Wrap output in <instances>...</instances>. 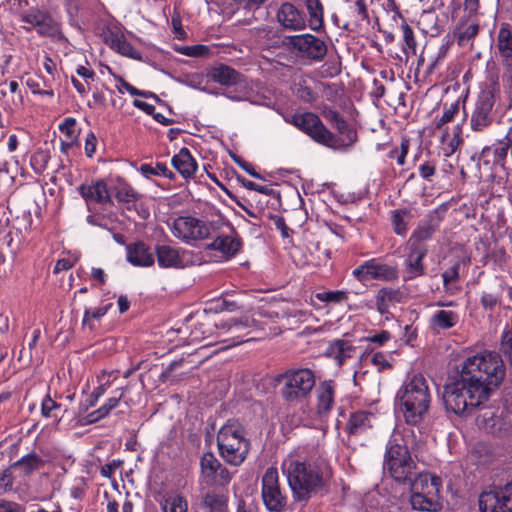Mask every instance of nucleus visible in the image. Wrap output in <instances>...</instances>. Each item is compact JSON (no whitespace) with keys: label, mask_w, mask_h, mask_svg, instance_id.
Masks as SVG:
<instances>
[{"label":"nucleus","mask_w":512,"mask_h":512,"mask_svg":"<svg viewBox=\"0 0 512 512\" xmlns=\"http://www.w3.org/2000/svg\"><path fill=\"white\" fill-rule=\"evenodd\" d=\"M428 253V247H417L406 243L403 261V279L414 280L426 274L424 258Z\"/></svg>","instance_id":"nucleus-16"},{"label":"nucleus","mask_w":512,"mask_h":512,"mask_svg":"<svg viewBox=\"0 0 512 512\" xmlns=\"http://www.w3.org/2000/svg\"><path fill=\"white\" fill-rule=\"evenodd\" d=\"M207 76L213 82L223 86H234L242 82L243 76L234 68L219 64L208 70Z\"/></svg>","instance_id":"nucleus-29"},{"label":"nucleus","mask_w":512,"mask_h":512,"mask_svg":"<svg viewBox=\"0 0 512 512\" xmlns=\"http://www.w3.org/2000/svg\"><path fill=\"white\" fill-rule=\"evenodd\" d=\"M354 346L350 341L344 339H336L329 343L326 354L335 359L338 365H342L348 358L352 356Z\"/></svg>","instance_id":"nucleus-36"},{"label":"nucleus","mask_w":512,"mask_h":512,"mask_svg":"<svg viewBox=\"0 0 512 512\" xmlns=\"http://www.w3.org/2000/svg\"><path fill=\"white\" fill-rule=\"evenodd\" d=\"M512 146V138L506 135L493 143L491 146H486L482 149L481 155L487 162H492L493 165L504 167L505 160L509 149Z\"/></svg>","instance_id":"nucleus-27"},{"label":"nucleus","mask_w":512,"mask_h":512,"mask_svg":"<svg viewBox=\"0 0 512 512\" xmlns=\"http://www.w3.org/2000/svg\"><path fill=\"white\" fill-rule=\"evenodd\" d=\"M292 46L310 60L320 61L327 53V45L312 34L296 35L291 38Z\"/></svg>","instance_id":"nucleus-17"},{"label":"nucleus","mask_w":512,"mask_h":512,"mask_svg":"<svg viewBox=\"0 0 512 512\" xmlns=\"http://www.w3.org/2000/svg\"><path fill=\"white\" fill-rule=\"evenodd\" d=\"M232 475L229 472V470L223 466L222 464L217 469V472L215 473V476H212L208 482L217 483L219 485H226L231 481Z\"/></svg>","instance_id":"nucleus-59"},{"label":"nucleus","mask_w":512,"mask_h":512,"mask_svg":"<svg viewBox=\"0 0 512 512\" xmlns=\"http://www.w3.org/2000/svg\"><path fill=\"white\" fill-rule=\"evenodd\" d=\"M115 79L119 83L117 86V89L120 93H124V91H127L132 96H137L139 89L128 83L126 80H124L121 76H115Z\"/></svg>","instance_id":"nucleus-62"},{"label":"nucleus","mask_w":512,"mask_h":512,"mask_svg":"<svg viewBox=\"0 0 512 512\" xmlns=\"http://www.w3.org/2000/svg\"><path fill=\"white\" fill-rule=\"evenodd\" d=\"M410 141L408 138H402L400 149L395 148L392 149L388 156L390 158H396L397 164L403 166L405 164V159L409 151Z\"/></svg>","instance_id":"nucleus-57"},{"label":"nucleus","mask_w":512,"mask_h":512,"mask_svg":"<svg viewBox=\"0 0 512 512\" xmlns=\"http://www.w3.org/2000/svg\"><path fill=\"white\" fill-rule=\"evenodd\" d=\"M77 121L73 117H67L59 125L60 132L67 139V145L78 144L79 131L76 128Z\"/></svg>","instance_id":"nucleus-44"},{"label":"nucleus","mask_w":512,"mask_h":512,"mask_svg":"<svg viewBox=\"0 0 512 512\" xmlns=\"http://www.w3.org/2000/svg\"><path fill=\"white\" fill-rule=\"evenodd\" d=\"M383 467L398 483L406 484L413 480L416 464L404 438H399L396 434L390 438L386 445Z\"/></svg>","instance_id":"nucleus-6"},{"label":"nucleus","mask_w":512,"mask_h":512,"mask_svg":"<svg viewBox=\"0 0 512 512\" xmlns=\"http://www.w3.org/2000/svg\"><path fill=\"white\" fill-rule=\"evenodd\" d=\"M460 322V313L456 310L440 309L436 310L429 321L433 330H449L454 328Z\"/></svg>","instance_id":"nucleus-33"},{"label":"nucleus","mask_w":512,"mask_h":512,"mask_svg":"<svg viewBox=\"0 0 512 512\" xmlns=\"http://www.w3.org/2000/svg\"><path fill=\"white\" fill-rule=\"evenodd\" d=\"M60 404H58L56 401H54L50 395H46L45 398L42 400L41 403V414L43 417L50 418V417H57L56 411L60 409Z\"/></svg>","instance_id":"nucleus-58"},{"label":"nucleus","mask_w":512,"mask_h":512,"mask_svg":"<svg viewBox=\"0 0 512 512\" xmlns=\"http://www.w3.org/2000/svg\"><path fill=\"white\" fill-rule=\"evenodd\" d=\"M315 298L327 304H340L348 300V294L345 291H322L315 294Z\"/></svg>","instance_id":"nucleus-49"},{"label":"nucleus","mask_w":512,"mask_h":512,"mask_svg":"<svg viewBox=\"0 0 512 512\" xmlns=\"http://www.w3.org/2000/svg\"><path fill=\"white\" fill-rule=\"evenodd\" d=\"M0 512H24L23 508L12 501H1Z\"/></svg>","instance_id":"nucleus-64"},{"label":"nucleus","mask_w":512,"mask_h":512,"mask_svg":"<svg viewBox=\"0 0 512 512\" xmlns=\"http://www.w3.org/2000/svg\"><path fill=\"white\" fill-rule=\"evenodd\" d=\"M210 227L214 229L215 224L211 223L208 226L197 218L181 216L173 221L171 229L176 238L190 242L208 238L211 235Z\"/></svg>","instance_id":"nucleus-13"},{"label":"nucleus","mask_w":512,"mask_h":512,"mask_svg":"<svg viewBox=\"0 0 512 512\" xmlns=\"http://www.w3.org/2000/svg\"><path fill=\"white\" fill-rule=\"evenodd\" d=\"M217 445L221 458L233 466H239L245 461L251 447L244 426L237 420H228L220 428Z\"/></svg>","instance_id":"nucleus-4"},{"label":"nucleus","mask_w":512,"mask_h":512,"mask_svg":"<svg viewBox=\"0 0 512 512\" xmlns=\"http://www.w3.org/2000/svg\"><path fill=\"white\" fill-rule=\"evenodd\" d=\"M97 138L93 132H89L85 139V154L91 158L96 152Z\"/></svg>","instance_id":"nucleus-61"},{"label":"nucleus","mask_w":512,"mask_h":512,"mask_svg":"<svg viewBox=\"0 0 512 512\" xmlns=\"http://www.w3.org/2000/svg\"><path fill=\"white\" fill-rule=\"evenodd\" d=\"M127 261L133 266L150 267L154 264V254L142 241L127 245Z\"/></svg>","instance_id":"nucleus-28"},{"label":"nucleus","mask_w":512,"mask_h":512,"mask_svg":"<svg viewBox=\"0 0 512 512\" xmlns=\"http://www.w3.org/2000/svg\"><path fill=\"white\" fill-rule=\"evenodd\" d=\"M204 506L207 512H228L227 499L214 492L205 495Z\"/></svg>","instance_id":"nucleus-43"},{"label":"nucleus","mask_w":512,"mask_h":512,"mask_svg":"<svg viewBox=\"0 0 512 512\" xmlns=\"http://www.w3.org/2000/svg\"><path fill=\"white\" fill-rule=\"evenodd\" d=\"M115 198L119 202L131 203L138 199V194L130 185L122 183L115 189Z\"/></svg>","instance_id":"nucleus-54"},{"label":"nucleus","mask_w":512,"mask_h":512,"mask_svg":"<svg viewBox=\"0 0 512 512\" xmlns=\"http://www.w3.org/2000/svg\"><path fill=\"white\" fill-rule=\"evenodd\" d=\"M171 163L184 179L194 177L198 169L195 158L186 147L181 148L179 152L172 157Z\"/></svg>","instance_id":"nucleus-31"},{"label":"nucleus","mask_w":512,"mask_h":512,"mask_svg":"<svg viewBox=\"0 0 512 512\" xmlns=\"http://www.w3.org/2000/svg\"><path fill=\"white\" fill-rule=\"evenodd\" d=\"M447 211L448 204L446 203L439 205L431 211L426 216V219L423 220L416 229H414L407 243L417 247H427L425 241L432 238L441 221L444 219Z\"/></svg>","instance_id":"nucleus-14"},{"label":"nucleus","mask_w":512,"mask_h":512,"mask_svg":"<svg viewBox=\"0 0 512 512\" xmlns=\"http://www.w3.org/2000/svg\"><path fill=\"white\" fill-rule=\"evenodd\" d=\"M479 509L480 512H512V481L501 491L483 492Z\"/></svg>","instance_id":"nucleus-15"},{"label":"nucleus","mask_w":512,"mask_h":512,"mask_svg":"<svg viewBox=\"0 0 512 512\" xmlns=\"http://www.w3.org/2000/svg\"><path fill=\"white\" fill-rule=\"evenodd\" d=\"M220 465L221 463L212 453H205L200 460L202 476L208 481L212 476H215Z\"/></svg>","instance_id":"nucleus-45"},{"label":"nucleus","mask_w":512,"mask_h":512,"mask_svg":"<svg viewBox=\"0 0 512 512\" xmlns=\"http://www.w3.org/2000/svg\"><path fill=\"white\" fill-rule=\"evenodd\" d=\"M159 504L163 512H188L186 498L176 492L163 495Z\"/></svg>","instance_id":"nucleus-38"},{"label":"nucleus","mask_w":512,"mask_h":512,"mask_svg":"<svg viewBox=\"0 0 512 512\" xmlns=\"http://www.w3.org/2000/svg\"><path fill=\"white\" fill-rule=\"evenodd\" d=\"M111 49L117 53L129 57L134 60H141V52L136 50L131 43H129L123 34L112 32L107 39Z\"/></svg>","instance_id":"nucleus-35"},{"label":"nucleus","mask_w":512,"mask_h":512,"mask_svg":"<svg viewBox=\"0 0 512 512\" xmlns=\"http://www.w3.org/2000/svg\"><path fill=\"white\" fill-rule=\"evenodd\" d=\"M352 276L361 283L373 280L394 282L399 278V271L397 266L390 265L381 258H371L354 268Z\"/></svg>","instance_id":"nucleus-11"},{"label":"nucleus","mask_w":512,"mask_h":512,"mask_svg":"<svg viewBox=\"0 0 512 512\" xmlns=\"http://www.w3.org/2000/svg\"><path fill=\"white\" fill-rule=\"evenodd\" d=\"M503 66L502 83L505 90L509 93L512 92V57L500 58Z\"/></svg>","instance_id":"nucleus-55"},{"label":"nucleus","mask_w":512,"mask_h":512,"mask_svg":"<svg viewBox=\"0 0 512 512\" xmlns=\"http://www.w3.org/2000/svg\"><path fill=\"white\" fill-rule=\"evenodd\" d=\"M322 115L328 122L334 125L339 134L343 136L339 138L345 142L344 147H348L356 141V131L350 128L346 120L336 110L330 107H324Z\"/></svg>","instance_id":"nucleus-25"},{"label":"nucleus","mask_w":512,"mask_h":512,"mask_svg":"<svg viewBox=\"0 0 512 512\" xmlns=\"http://www.w3.org/2000/svg\"><path fill=\"white\" fill-rule=\"evenodd\" d=\"M277 20L280 25L292 31H299L306 27V15L291 3H283L277 11Z\"/></svg>","instance_id":"nucleus-21"},{"label":"nucleus","mask_w":512,"mask_h":512,"mask_svg":"<svg viewBox=\"0 0 512 512\" xmlns=\"http://www.w3.org/2000/svg\"><path fill=\"white\" fill-rule=\"evenodd\" d=\"M376 421L375 413L368 410H356L350 413L345 429L350 435H361L371 429Z\"/></svg>","instance_id":"nucleus-23"},{"label":"nucleus","mask_w":512,"mask_h":512,"mask_svg":"<svg viewBox=\"0 0 512 512\" xmlns=\"http://www.w3.org/2000/svg\"><path fill=\"white\" fill-rule=\"evenodd\" d=\"M295 501L307 502L328 492L332 470L319 449L307 456L289 455L282 463Z\"/></svg>","instance_id":"nucleus-2"},{"label":"nucleus","mask_w":512,"mask_h":512,"mask_svg":"<svg viewBox=\"0 0 512 512\" xmlns=\"http://www.w3.org/2000/svg\"><path fill=\"white\" fill-rule=\"evenodd\" d=\"M401 294L399 290L392 288H381L376 295V308L381 315L389 312L390 305L393 302L400 301Z\"/></svg>","instance_id":"nucleus-39"},{"label":"nucleus","mask_w":512,"mask_h":512,"mask_svg":"<svg viewBox=\"0 0 512 512\" xmlns=\"http://www.w3.org/2000/svg\"><path fill=\"white\" fill-rule=\"evenodd\" d=\"M460 103L459 101L452 102L450 105L444 104V111L440 118L435 121V128L441 129L447 123L453 121L455 116L459 113Z\"/></svg>","instance_id":"nucleus-50"},{"label":"nucleus","mask_w":512,"mask_h":512,"mask_svg":"<svg viewBox=\"0 0 512 512\" xmlns=\"http://www.w3.org/2000/svg\"><path fill=\"white\" fill-rule=\"evenodd\" d=\"M293 92L300 100L307 103H311L316 99V93L310 87L309 81L303 77L294 83Z\"/></svg>","instance_id":"nucleus-46"},{"label":"nucleus","mask_w":512,"mask_h":512,"mask_svg":"<svg viewBox=\"0 0 512 512\" xmlns=\"http://www.w3.org/2000/svg\"><path fill=\"white\" fill-rule=\"evenodd\" d=\"M401 31L403 34V41H404L403 52L407 56L409 54L416 55L417 41L415 39L414 32H413L412 28L407 24V22L405 20H403V22L401 24Z\"/></svg>","instance_id":"nucleus-47"},{"label":"nucleus","mask_w":512,"mask_h":512,"mask_svg":"<svg viewBox=\"0 0 512 512\" xmlns=\"http://www.w3.org/2000/svg\"><path fill=\"white\" fill-rule=\"evenodd\" d=\"M465 265V260L459 259L442 273L443 288L446 294L454 296L462 290L459 280L461 269Z\"/></svg>","instance_id":"nucleus-32"},{"label":"nucleus","mask_w":512,"mask_h":512,"mask_svg":"<svg viewBox=\"0 0 512 512\" xmlns=\"http://www.w3.org/2000/svg\"><path fill=\"white\" fill-rule=\"evenodd\" d=\"M139 171L145 177L156 175L163 176L168 179H174V173L168 169L164 163H157L156 166H152L151 164H142Z\"/></svg>","instance_id":"nucleus-48"},{"label":"nucleus","mask_w":512,"mask_h":512,"mask_svg":"<svg viewBox=\"0 0 512 512\" xmlns=\"http://www.w3.org/2000/svg\"><path fill=\"white\" fill-rule=\"evenodd\" d=\"M185 251H180L170 245L162 244L155 247L158 265L161 268H183L185 266Z\"/></svg>","instance_id":"nucleus-24"},{"label":"nucleus","mask_w":512,"mask_h":512,"mask_svg":"<svg viewBox=\"0 0 512 512\" xmlns=\"http://www.w3.org/2000/svg\"><path fill=\"white\" fill-rule=\"evenodd\" d=\"M410 504L421 512H439L443 508L442 480L430 473H419L411 482Z\"/></svg>","instance_id":"nucleus-5"},{"label":"nucleus","mask_w":512,"mask_h":512,"mask_svg":"<svg viewBox=\"0 0 512 512\" xmlns=\"http://www.w3.org/2000/svg\"><path fill=\"white\" fill-rule=\"evenodd\" d=\"M111 305L101 306L95 309H85L82 320V325L88 327L90 330L94 329V320H100L109 310Z\"/></svg>","instance_id":"nucleus-51"},{"label":"nucleus","mask_w":512,"mask_h":512,"mask_svg":"<svg viewBox=\"0 0 512 512\" xmlns=\"http://www.w3.org/2000/svg\"><path fill=\"white\" fill-rule=\"evenodd\" d=\"M500 296L496 293H483L480 299L481 306L485 310H493L500 303Z\"/></svg>","instance_id":"nucleus-60"},{"label":"nucleus","mask_w":512,"mask_h":512,"mask_svg":"<svg viewBox=\"0 0 512 512\" xmlns=\"http://www.w3.org/2000/svg\"><path fill=\"white\" fill-rule=\"evenodd\" d=\"M335 397V385L333 381H324L316 389V412L320 417H326L333 405Z\"/></svg>","instance_id":"nucleus-30"},{"label":"nucleus","mask_w":512,"mask_h":512,"mask_svg":"<svg viewBox=\"0 0 512 512\" xmlns=\"http://www.w3.org/2000/svg\"><path fill=\"white\" fill-rule=\"evenodd\" d=\"M407 213L405 211H395L392 216V225L397 235L404 236L408 231L407 221L405 217Z\"/></svg>","instance_id":"nucleus-56"},{"label":"nucleus","mask_w":512,"mask_h":512,"mask_svg":"<svg viewBox=\"0 0 512 512\" xmlns=\"http://www.w3.org/2000/svg\"><path fill=\"white\" fill-rule=\"evenodd\" d=\"M120 402V398L111 397L107 399V401L100 406L98 409L88 413L81 419L82 425H88L96 423L104 418H106L110 412L118 406Z\"/></svg>","instance_id":"nucleus-40"},{"label":"nucleus","mask_w":512,"mask_h":512,"mask_svg":"<svg viewBox=\"0 0 512 512\" xmlns=\"http://www.w3.org/2000/svg\"><path fill=\"white\" fill-rule=\"evenodd\" d=\"M27 87L33 94H39L43 96H54V91L48 81L42 76L34 75L26 80Z\"/></svg>","instance_id":"nucleus-42"},{"label":"nucleus","mask_w":512,"mask_h":512,"mask_svg":"<svg viewBox=\"0 0 512 512\" xmlns=\"http://www.w3.org/2000/svg\"><path fill=\"white\" fill-rule=\"evenodd\" d=\"M221 223L224 225L232 234L218 235L214 240L208 244L207 248L211 250L219 251L226 258L233 257L241 248V240L234 231L233 227L229 222L219 220L215 224Z\"/></svg>","instance_id":"nucleus-19"},{"label":"nucleus","mask_w":512,"mask_h":512,"mask_svg":"<svg viewBox=\"0 0 512 512\" xmlns=\"http://www.w3.org/2000/svg\"><path fill=\"white\" fill-rule=\"evenodd\" d=\"M477 425L498 437L512 436V413L505 409L484 407L476 419Z\"/></svg>","instance_id":"nucleus-12"},{"label":"nucleus","mask_w":512,"mask_h":512,"mask_svg":"<svg viewBox=\"0 0 512 512\" xmlns=\"http://www.w3.org/2000/svg\"><path fill=\"white\" fill-rule=\"evenodd\" d=\"M23 22L28 23L41 36H56L60 32L58 23L51 16L36 11H30L23 17Z\"/></svg>","instance_id":"nucleus-22"},{"label":"nucleus","mask_w":512,"mask_h":512,"mask_svg":"<svg viewBox=\"0 0 512 512\" xmlns=\"http://www.w3.org/2000/svg\"><path fill=\"white\" fill-rule=\"evenodd\" d=\"M219 336H227L223 341L226 347H234L245 342L269 336L263 327V323L251 316L230 318L216 324Z\"/></svg>","instance_id":"nucleus-7"},{"label":"nucleus","mask_w":512,"mask_h":512,"mask_svg":"<svg viewBox=\"0 0 512 512\" xmlns=\"http://www.w3.org/2000/svg\"><path fill=\"white\" fill-rule=\"evenodd\" d=\"M399 411L408 425L420 424L429 412L431 393L422 375H413L396 394Z\"/></svg>","instance_id":"nucleus-3"},{"label":"nucleus","mask_w":512,"mask_h":512,"mask_svg":"<svg viewBox=\"0 0 512 512\" xmlns=\"http://www.w3.org/2000/svg\"><path fill=\"white\" fill-rule=\"evenodd\" d=\"M417 169L422 179L431 182L436 174L437 161L428 157L419 163Z\"/></svg>","instance_id":"nucleus-53"},{"label":"nucleus","mask_w":512,"mask_h":512,"mask_svg":"<svg viewBox=\"0 0 512 512\" xmlns=\"http://www.w3.org/2000/svg\"><path fill=\"white\" fill-rule=\"evenodd\" d=\"M496 53L500 58L512 57V26L501 23L495 40Z\"/></svg>","instance_id":"nucleus-34"},{"label":"nucleus","mask_w":512,"mask_h":512,"mask_svg":"<svg viewBox=\"0 0 512 512\" xmlns=\"http://www.w3.org/2000/svg\"><path fill=\"white\" fill-rule=\"evenodd\" d=\"M390 339H391V334L388 331L383 330V331H381L378 334H374V335L368 336L366 338V341L367 342H371V343H375V344H377L379 346H382L386 342H388Z\"/></svg>","instance_id":"nucleus-63"},{"label":"nucleus","mask_w":512,"mask_h":512,"mask_svg":"<svg viewBox=\"0 0 512 512\" xmlns=\"http://www.w3.org/2000/svg\"><path fill=\"white\" fill-rule=\"evenodd\" d=\"M479 24L474 20H462L454 31L458 45L464 46L473 40L479 32Z\"/></svg>","instance_id":"nucleus-37"},{"label":"nucleus","mask_w":512,"mask_h":512,"mask_svg":"<svg viewBox=\"0 0 512 512\" xmlns=\"http://www.w3.org/2000/svg\"><path fill=\"white\" fill-rule=\"evenodd\" d=\"M78 193L87 205L97 203L101 205L111 204L112 197L104 179L85 182L77 188Z\"/></svg>","instance_id":"nucleus-18"},{"label":"nucleus","mask_w":512,"mask_h":512,"mask_svg":"<svg viewBox=\"0 0 512 512\" xmlns=\"http://www.w3.org/2000/svg\"><path fill=\"white\" fill-rule=\"evenodd\" d=\"M500 94L499 70L494 62L487 63L485 80L481 84V91L478 98L495 102Z\"/></svg>","instance_id":"nucleus-26"},{"label":"nucleus","mask_w":512,"mask_h":512,"mask_svg":"<svg viewBox=\"0 0 512 512\" xmlns=\"http://www.w3.org/2000/svg\"><path fill=\"white\" fill-rule=\"evenodd\" d=\"M50 154L47 150L39 149L35 151L30 159V164L35 173L41 174L47 167Z\"/></svg>","instance_id":"nucleus-52"},{"label":"nucleus","mask_w":512,"mask_h":512,"mask_svg":"<svg viewBox=\"0 0 512 512\" xmlns=\"http://www.w3.org/2000/svg\"><path fill=\"white\" fill-rule=\"evenodd\" d=\"M261 498L269 512H284L288 505V496L281 487L278 471L269 467L261 479Z\"/></svg>","instance_id":"nucleus-10"},{"label":"nucleus","mask_w":512,"mask_h":512,"mask_svg":"<svg viewBox=\"0 0 512 512\" xmlns=\"http://www.w3.org/2000/svg\"><path fill=\"white\" fill-rule=\"evenodd\" d=\"M44 465L43 459L36 453H28L13 464V468L19 469L23 475L28 476Z\"/></svg>","instance_id":"nucleus-41"},{"label":"nucleus","mask_w":512,"mask_h":512,"mask_svg":"<svg viewBox=\"0 0 512 512\" xmlns=\"http://www.w3.org/2000/svg\"><path fill=\"white\" fill-rule=\"evenodd\" d=\"M494 104L493 101L477 97L470 116V127L474 132H482L493 123Z\"/></svg>","instance_id":"nucleus-20"},{"label":"nucleus","mask_w":512,"mask_h":512,"mask_svg":"<svg viewBox=\"0 0 512 512\" xmlns=\"http://www.w3.org/2000/svg\"><path fill=\"white\" fill-rule=\"evenodd\" d=\"M285 120L318 144L335 150L345 146V142L328 130L318 115L313 112L295 113L286 117Z\"/></svg>","instance_id":"nucleus-8"},{"label":"nucleus","mask_w":512,"mask_h":512,"mask_svg":"<svg viewBox=\"0 0 512 512\" xmlns=\"http://www.w3.org/2000/svg\"><path fill=\"white\" fill-rule=\"evenodd\" d=\"M504 376V364L498 354L484 351L467 357L461 364L458 378L444 386L446 410L459 416L470 415L489 399Z\"/></svg>","instance_id":"nucleus-1"},{"label":"nucleus","mask_w":512,"mask_h":512,"mask_svg":"<svg viewBox=\"0 0 512 512\" xmlns=\"http://www.w3.org/2000/svg\"><path fill=\"white\" fill-rule=\"evenodd\" d=\"M280 378L283 381L280 394L289 403L302 401L315 386V374L308 368L289 369Z\"/></svg>","instance_id":"nucleus-9"}]
</instances>
